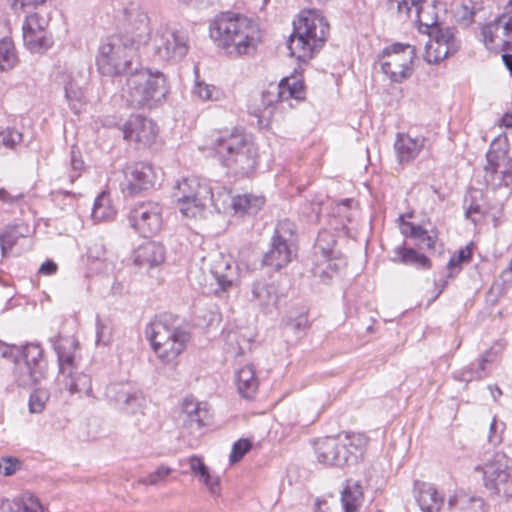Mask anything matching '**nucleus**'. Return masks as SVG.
Returning <instances> with one entry per match:
<instances>
[{
  "label": "nucleus",
  "mask_w": 512,
  "mask_h": 512,
  "mask_svg": "<svg viewBox=\"0 0 512 512\" xmlns=\"http://www.w3.org/2000/svg\"><path fill=\"white\" fill-rule=\"evenodd\" d=\"M424 0H389V5L391 8L396 6L397 12L400 16L410 17V14L414 11L416 15V21L421 24V26H425L427 29H430L435 21H423L421 16V4Z\"/></svg>",
  "instance_id": "nucleus-31"
},
{
  "label": "nucleus",
  "mask_w": 512,
  "mask_h": 512,
  "mask_svg": "<svg viewBox=\"0 0 512 512\" xmlns=\"http://www.w3.org/2000/svg\"><path fill=\"white\" fill-rule=\"evenodd\" d=\"M22 140V133L14 128H7L0 131V148L4 147L14 150L15 147L22 142Z\"/></svg>",
  "instance_id": "nucleus-48"
},
{
  "label": "nucleus",
  "mask_w": 512,
  "mask_h": 512,
  "mask_svg": "<svg viewBox=\"0 0 512 512\" xmlns=\"http://www.w3.org/2000/svg\"><path fill=\"white\" fill-rule=\"evenodd\" d=\"M123 138L128 141L151 145L157 135V126L151 120L142 115H131L122 125Z\"/></svg>",
  "instance_id": "nucleus-17"
},
{
  "label": "nucleus",
  "mask_w": 512,
  "mask_h": 512,
  "mask_svg": "<svg viewBox=\"0 0 512 512\" xmlns=\"http://www.w3.org/2000/svg\"><path fill=\"white\" fill-rule=\"evenodd\" d=\"M22 467V462L12 456L2 457L0 459V474L6 477L14 475Z\"/></svg>",
  "instance_id": "nucleus-54"
},
{
  "label": "nucleus",
  "mask_w": 512,
  "mask_h": 512,
  "mask_svg": "<svg viewBox=\"0 0 512 512\" xmlns=\"http://www.w3.org/2000/svg\"><path fill=\"white\" fill-rule=\"evenodd\" d=\"M211 418L207 403L198 402L193 397H186L181 405L179 421L190 430H199L208 425Z\"/></svg>",
  "instance_id": "nucleus-19"
},
{
  "label": "nucleus",
  "mask_w": 512,
  "mask_h": 512,
  "mask_svg": "<svg viewBox=\"0 0 512 512\" xmlns=\"http://www.w3.org/2000/svg\"><path fill=\"white\" fill-rule=\"evenodd\" d=\"M505 429V423L499 422L496 417L493 418L490 428H489V435L488 440L491 444L497 445L502 442V433Z\"/></svg>",
  "instance_id": "nucleus-59"
},
{
  "label": "nucleus",
  "mask_w": 512,
  "mask_h": 512,
  "mask_svg": "<svg viewBox=\"0 0 512 512\" xmlns=\"http://www.w3.org/2000/svg\"><path fill=\"white\" fill-rule=\"evenodd\" d=\"M26 14L27 15L22 26L23 31L47 32L46 27L48 22L46 19L33 11Z\"/></svg>",
  "instance_id": "nucleus-49"
},
{
  "label": "nucleus",
  "mask_w": 512,
  "mask_h": 512,
  "mask_svg": "<svg viewBox=\"0 0 512 512\" xmlns=\"http://www.w3.org/2000/svg\"><path fill=\"white\" fill-rule=\"evenodd\" d=\"M123 175L120 188L128 196H135L141 191L152 188L156 181L154 168L145 162L127 164L123 169Z\"/></svg>",
  "instance_id": "nucleus-14"
},
{
  "label": "nucleus",
  "mask_w": 512,
  "mask_h": 512,
  "mask_svg": "<svg viewBox=\"0 0 512 512\" xmlns=\"http://www.w3.org/2000/svg\"><path fill=\"white\" fill-rule=\"evenodd\" d=\"M511 460L502 452H496L482 468L484 486L495 494L512 495L510 475Z\"/></svg>",
  "instance_id": "nucleus-12"
},
{
  "label": "nucleus",
  "mask_w": 512,
  "mask_h": 512,
  "mask_svg": "<svg viewBox=\"0 0 512 512\" xmlns=\"http://www.w3.org/2000/svg\"><path fill=\"white\" fill-rule=\"evenodd\" d=\"M473 244H469L454 253L447 263L449 273L447 278H454L462 270L463 263H469L472 258Z\"/></svg>",
  "instance_id": "nucleus-38"
},
{
  "label": "nucleus",
  "mask_w": 512,
  "mask_h": 512,
  "mask_svg": "<svg viewBox=\"0 0 512 512\" xmlns=\"http://www.w3.org/2000/svg\"><path fill=\"white\" fill-rule=\"evenodd\" d=\"M363 499L362 487L358 483H348L341 496V512H357ZM323 512H333L330 507Z\"/></svg>",
  "instance_id": "nucleus-30"
},
{
  "label": "nucleus",
  "mask_w": 512,
  "mask_h": 512,
  "mask_svg": "<svg viewBox=\"0 0 512 512\" xmlns=\"http://www.w3.org/2000/svg\"><path fill=\"white\" fill-rule=\"evenodd\" d=\"M295 231V223L290 221L289 219H284L277 223L271 239L291 245Z\"/></svg>",
  "instance_id": "nucleus-45"
},
{
  "label": "nucleus",
  "mask_w": 512,
  "mask_h": 512,
  "mask_svg": "<svg viewBox=\"0 0 512 512\" xmlns=\"http://www.w3.org/2000/svg\"><path fill=\"white\" fill-rule=\"evenodd\" d=\"M251 292L253 299L258 302L261 307L275 306L279 300L278 287L274 282L265 279H259L252 283Z\"/></svg>",
  "instance_id": "nucleus-28"
},
{
  "label": "nucleus",
  "mask_w": 512,
  "mask_h": 512,
  "mask_svg": "<svg viewBox=\"0 0 512 512\" xmlns=\"http://www.w3.org/2000/svg\"><path fill=\"white\" fill-rule=\"evenodd\" d=\"M25 47L32 53H43L53 44L48 32L23 31Z\"/></svg>",
  "instance_id": "nucleus-32"
},
{
  "label": "nucleus",
  "mask_w": 512,
  "mask_h": 512,
  "mask_svg": "<svg viewBox=\"0 0 512 512\" xmlns=\"http://www.w3.org/2000/svg\"><path fill=\"white\" fill-rule=\"evenodd\" d=\"M65 97L73 111L78 113L82 107L84 94L77 80L72 75H66L63 79Z\"/></svg>",
  "instance_id": "nucleus-33"
},
{
  "label": "nucleus",
  "mask_w": 512,
  "mask_h": 512,
  "mask_svg": "<svg viewBox=\"0 0 512 512\" xmlns=\"http://www.w3.org/2000/svg\"><path fill=\"white\" fill-rule=\"evenodd\" d=\"M162 209L158 203L143 202L129 213V222L141 236L148 238L156 234L162 224Z\"/></svg>",
  "instance_id": "nucleus-16"
},
{
  "label": "nucleus",
  "mask_w": 512,
  "mask_h": 512,
  "mask_svg": "<svg viewBox=\"0 0 512 512\" xmlns=\"http://www.w3.org/2000/svg\"><path fill=\"white\" fill-rule=\"evenodd\" d=\"M145 334L157 357L166 364L174 362L190 341V333L174 325L172 318L167 315L152 320Z\"/></svg>",
  "instance_id": "nucleus-6"
},
{
  "label": "nucleus",
  "mask_w": 512,
  "mask_h": 512,
  "mask_svg": "<svg viewBox=\"0 0 512 512\" xmlns=\"http://www.w3.org/2000/svg\"><path fill=\"white\" fill-rule=\"evenodd\" d=\"M264 202L265 199L263 196L244 194L233 198V207L237 212L256 214L264 205Z\"/></svg>",
  "instance_id": "nucleus-37"
},
{
  "label": "nucleus",
  "mask_w": 512,
  "mask_h": 512,
  "mask_svg": "<svg viewBox=\"0 0 512 512\" xmlns=\"http://www.w3.org/2000/svg\"><path fill=\"white\" fill-rule=\"evenodd\" d=\"M174 197L184 216L196 217L211 199V192L208 186L201 184L196 177H188L176 183Z\"/></svg>",
  "instance_id": "nucleus-9"
},
{
  "label": "nucleus",
  "mask_w": 512,
  "mask_h": 512,
  "mask_svg": "<svg viewBox=\"0 0 512 512\" xmlns=\"http://www.w3.org/2000/svg\"><path fill=\"white\" fill-rule=\"evenodd\" d=\"M116 214L114 207L111 205L109 195L105 192L99 194L93 204L91 216L95 222L107 221L112 219Z\"/></svg>",
  "instance_id": "nucleus-34"
},
{
  "label": "nucleus",
  "mask_w": 512,
  "mask_h": 512,
  "mask_svg": "<svg viewBox=\"0 0 512 512\" xmlns=\"http://www.w3.org/2000/svg\"><path fill=\"white\" fill-rule=\"evenodd\" d=\"M248 112L258 118H267L272 115V109L262 103L261 98L257 94L250 98Z\"/></svg>",
  "instance_id": "nucleus-50"
},
{
  "label": "nucleus",
  "mask_w": 512,
  "mask_h": 512,
  "mask_svg": "<svg viewBox=\"0 0 512 512\" xmlns=\"http://www.w3.org/2000/svg\"><path fill=\"white\" fill-rule=\"evenodd\" d=\"M153 44L156 55L164 61H179L189 50L187 34L167 27L157 31Z\"/></svg>",
  "instance_id": "nucleus-13"
},
{
  "label": "nucleus",
  "mask_w": 512,
  "mask_h": 512,
  "mask_svg": "<svg viewBox=\"0 0 512 512\" xmlns=\"http://www.w3.org/2000/svg\"><path fill=\"white\" fill-rule=\"evenodd\" d=\"M464 208L465 217L470 219L473 223H477L478 221L474 215H484L481 205L477 203L476 199L472 195L465 199Z\"/></svg>",
  "instance_id": "nucleus-58"
},
{
  "label": "nucleus",
  "mask_w": 512,
  "mask_h": 512,
  "mask_svg": "<svg viewBox=\"0 0 512 512\" xmlns=\"http://www.w3.org/2000/svg\"><path fill=\"white\" fill-rule=\"evenodd\" d=\"M323 259L324 262L316 264L313 269L314 274L323 279V281L331 279L333 274L339 273L346 266L345 260L336 257L335 254Z\"/></svg>",
  "instance_id": "nucleus-35"
},
{
  "label": "nucleus",
  "mask_w": 512,
  "mask_h": 512,
  "mask_svg": "<svg viewBox=\"0 0 512 512\" xmlns=\"http://www.w3.org/2000/svg\"><path fill=\"white\" fill-rule=\"evenodd\" d=\"M448 504L450 507H456L458 512H486L484 501L478 497L450 498Z\"/></svg>",
  "instance_id": "nucleus-40"
},
{
  "label": "nucleus",
  "mask_w": 512,
  "mask_h": 512,
  "mask_svg": "<svg viewBox=\"0 0 512 512\" xmlns=\"http://www.w3.org/2000/svg\"><path fill=\"white\" fill-rule=\"evenodd\" d=\"M200 481L203 482L212 496L218 497L220 495V479L218 476L211 475L210 472H208L205 476L200 478Z\"/></svg>",
  "instance_id": "nucleus-60"
},
{
  "label": "nucleus",
  "mask_w": 512,
  "mask_h": 512,
  "mask_svg": "<svg viewBox=\"0 0 512 512\" xmlns=\"http://www.w3.org/2000/svg\"><path fill=\"white\" fill-rule=\"evenodd\" d=\"M257 95L261 98L262 103L267 105L272 110L275 103L285 101L277 83L268 84L266 89H264L261 93H257Z\"/></svg>",
  "instance_id": "nucleus-47"
},
{
  "label": "nucleus",
  "mask_w": 512,
  "mask_h": 512,
  "mask_svg": "<svg viewBox=\"0 0 512 512\" xmlns=\"http://www.w3.org/2000/svg\"><path fill=\"white\" fill-rule=\"evenodd\" d=\"M413 493L422 512H439L444 504V496L431 483L415 481Z\"/></svg>",
  "instance_id": "nucleus-20"
},
{
  "label": "nucleus",
  "mask_w": 512,
  "mask_h": 512,
  "mask_svg": "<svg viewBox=\"0 0 512 512\" xmlns=\"http://www.w3.org/2000/svg\"><path fill=\"white\" fill-rule=\"evenodd\" d=\"M13 375L19 386L30 388L45 379L47 374L42 372L40 366L34 368L32 365L16 358Z\"/></svg>",
  "instance_id": "nucleus-27"
},
{
  "label": "nucleus",
  "mask_w": 512,
  "mask_h": 512,
  "mask_svg": "<svg viewBox=\"0 0 512 512\" xmlns=\"http://www.w3.org/2000/svg\"><path fill=\"white\" fill-rule=\"evenodd\" d=\"M425 138L417 136L412 138L405 133H398L394 148L400 164L409 163L414 160L424 146Z\"/></svg>",
  "instance_id": "nucleus-22"
},
{
  "label": "nucleus",
  "mask_w": 512,
  "mask_h": 512,
  "mask_svg": "<svg viewBox=\"0 0 512 512\" xmlns=\"http://www.w3.org/2000/svg\"><path fill=\"white\" fill-rule=\"evenodd\" d=\"M105 396L110 405L120 412L130 415H144L146 399L142 392L131 382L110 383L106 387Z\"/></svg>",
  "instance_id": "nucleus-10"
},
{
  "label": "nucleus",
  "mask_w": 512,
  "mask_h": 512,
  "mask_svg": "<svg viewBox=\"0 0 512 512\" xmlns=\"http://www.w3.org/2000/svg\"><path fill=\"white\" fill-rule=\"evenodd\" d=\"M483 42L489 50L500 48L502 51L512 49V39L505 37L503 24L499 17L484 25L481 29Z\"/></svg>",
  "instance_id": "nucleus-21"
},
{
  "label": "nucleus",
  "mask_w": 512,
  "mask_h": 512,
  "mask_svg": "<svg viewBox=\"0 0 512 512\" xmlns=\"http://www.w3.org/2000/svg\"><path fill=\"white\" fill-rule=\"evenodd\" d=\"M277 84L280 87V91L282 93V97H284V100H288L290 98L299 100L303 98L304 85L301 81L295 78H283Z\"/></svg>",
  "instance_id": "nucleus-43"
},
{
  "label": "nucleus",
  "mask_w": 512,
  "mask_h": 512,
  "mask_svg": "<svg viewBox=\"0 0 512 512\" xmlns=\"http://www.w3.org/2000/svg\"><path fill=\"white\" fill-rule=\"evenodd\" d=\"M328 31V23L314 9L303 12L294 23V31L287 41L290 55L302 62L311 59L314 52L322 47Z\"/></svg>",
  "instance_id": "nucleus-5"
},
{
  "label": "nucleus",
  "mask_w": 512,
  "mask_h": 512,
  "mask_svg": "<svg viewBox=\"0 0 512 512\" xmlns=\"http://www.w3.org/2000/svg\"><path fill=\"white\" fill-rule=\"evenodd\" d=\"M291 260V245L271 239L269 248L263 255L262 264L278 271L291 262Z\"/></svg>",
  "instance_id": "nucleus-23"
},
{
  "label": "nucleus",
  "mask_w": 512,
  "mask_h": 512,
  "mask_svg": "<svg viewBox=\"0 0 512 512\" xmlns=\"http://www.w3.org/2000/svg\"><path fill=\"white\" fill-rule=\"evenodd\" d=\"M24 234L19 230L18 226H8L0 234V247L2 257H8L13 247L23 238Z\"/></svg>",
  "instance_id": "nucleus-41"
},
{
  "label": "nucleus",
  "mask_w": 512,
  "mask_h": 512,
  "mask_svg": "<svg viewBox=\"0 0 512 512\" xmlns=\"http://www.w3.org/2000/svg\"><path fill=\"white\" fill-rule=\"evenodd\" d=\"M112 340L111 327L103 322L99 317L96 319V345L107 346Z\"/></svg>",
  "instance_id": "nucleus-53"
},
{
  "label": "nucleus",
  "mask_w": 512,
  "mask_h": 512,
  "mask_svg": "<svg viewBox=\"0 0 512 512\" xmlns=\"http://www.w3.org/2000/svg\"><path fill=\"white\" fill-rule=\"evenodd\" d=\"M476 12V3L472 0H464L455 10L456 21L467 27L474 22Z\"/></svg>",
  "instance_id": "nucleus-46"
},
{
  "label": "nucleus",
  "mask_w": 512,
  "mask_h": 512,
  "mask_svg": "<svg viewBox=\"0 0 512 512\" xmlns=\"http://www.w3.org/2000/svg\"><path fill=\"white\" fill-rule=\"evenodd\" d=\"M208 146L220 163L237 177H247L256 168L258 151L252 139L242 131L218 130L211 133Z\"/></svg>",
  "instance_id": "nucleus-2"
},
{
  "label": "nucleus",
  "mask_w": 512,
  "mask_h": 512,
  "mask_svg": "<svg viewBox=\"0 0 512 512\" xmlns=\"http://www.w3.org/2000/svg\"><path fill=\"white\" fill-rule=\"evenodd\" d=\"M252 443L248 439H239L236 441L231 450L229 460L231 463L240 461L243 456L251 449Z\"/></svg>",
  "instance_id": "nucleus-55"
},
{
  "label": "nucleus",
  "mask_w": 512,
  "mask_h": 512,
  "mask_svg": "<svg viewBox=\"0 0 512 512\" xmlns=\"http://www.w3.org/2000/svg\"><path fill=\"white\" fill-rule=\"evenodd\" d=\"M215 91L214 86H210L205 83L196 82L193 94H195L197 97H199L202 100H212L213 99V92Z\"/></svg>",
  "instance_id": "nucleus-62"
},
{
  "label": "nucleus",
  "mask_w": 512,
  "mask_h": 512,
  "mask_svg": "<svg viewBox=\"0 0 512 512\" xmlns=\"http://www.w3.org/2000/svg\"><path fill=\"white\" fill-rule=\"evenodd\" d=\"M171 472H172L171 468L162 465L157 470H155L154 472H152V473L148 474L147 476L141 478L139 480V482L144 484V485H157L161 481H163Z\"/></svg>",
  "instance_id": "nucleus-56"
},
{
  "label": "nucleus",
  "mask_w": 512,
  "mask_h": 512,
  "mask_svg": "<svg viewBox=\"0 0 512 512\" xmlns=\"http://www.w3.org/2000/svg\"><path fill=\"white\" fill-rule=\"evenodd\" d=\"M11 9L17 13H30L43 6L47 0H9Z\"/></svg>",
  "instance_id": "nucleus-52"
},
{
  "label": "nucleus",
  "mask_w": 512,
  "mask_h": 512,
  "mask_svg": "<svg viewBox=\"0 0 512 512\" xmlns=\"http://www.w3.org/2000/svg\"><path fill=\"white\" fill-rule=\"evenodd\" d=\"M139 25L132 35L114 34L101 40L96 55L99 72L106 76H117L132 71L137 62V51L149 34L148 17L139 15Z\"/></svg>",
  "instance_id": "nucleus-1"
},
{
  "label": "nucleus",
  "mask_w": 512,
  "mask_h": 512,
  "mask_svg": "<svg viewBox=\"0 0 512 512\" xmlns=\"http://www.w3.org/2000/svg\"><path fill=\"white\" fill-rule=\"evenodd\" d=\"M416 55L415 46L394 43L381 51L377 56V64L391 82L402 83L412 76Z\"/></svg>",
  "instance_id": "nucleus-8"
},
{
  "label": "nucleus",
  "mask_w": 512,
  "mask_h": 512,
  "mask_svg": "<svg viewBox=\"0 0 512 512\" xmlns=\"http://www.w3.org/2000/svg\"><path fill=\"white\" fill-rule=\"evenodd\" d=\"M210 274L221 291H227L233 284L235 271L231 261L222 254H217L210 267Z\"/></svg>",
  "instance_id": "nucleus-25"
},
{
  "label": "nucleus",
  "mask_w": 512,
  "mask_h": 512,
  "mask_svg": "<svg viewBox=\"0 0 512 512\" xmlns=\"http://www.w3.org/2000/svg\"><path fill=\"white\" fill-rule=\"evenodd\" d=\"M210 36L229 55H246L256 49L259 40L257 25L246 16L224 13L210 26Z\"/></svg>",
  "instance_id": "nucleus-3"
},
{
  "label": "nucleus",
  "mask_w": 512,
  "mask_h": 512,
  "mask_svg": "<svg viewBox=\"0 0 512 512\" xmlns=\"http://www.w3.org/2000/svg\"><path fill=\"white\" fill-rule=\"evenodd\" d=\"M321 202H305L301 207V213L307 218L308 222L316 223L319 221L321 214Z\"/></svg>",
  "instance_id": "nucleus-57"
},
{
  "label": "nucleus",
  "mask_w": 512,
  "mask_h": 512,
  "mask_svg": "<svg viewBox=\"0 0 512 512\" xmlns=\"http://www.w3.org/2000/svg\"><path fill=\"white\" fill-rule=\"evenodd\" d=\"M164 259L165 250L163 245L157 242H147L136 250L134 263L149 270L162 264Z\"/></svg>",
  "instance_id": "nucleus-24"
},
{
  "label": "nucleus",
  "mask_w": 512,
  "mask_h": 512,
  "mask_svg": "<svg viewBox=\"0 0 512 512\" xmlns=\"http://www.w3.org/2000/svg\"><path fill=\"white\" fill-rule=\"evenodd\" d=\"M17 62V56L13 42L4 38L0 41V69L9 70L14 67Z\"/></svg>",
  "instance_id": "nucleus-44"
},
{
  "label": "nucleus",
  "mask_w": 512,
  "mask_h": 512,
  "mask_svg": "<svg viewBox=\"0 0 512 512\" xmlns=\"http://www.w3.org/2000/svg\"><path fill=\"white\" fill-rule=\"evenodd\" d=\"M336 244V240L330 232L324 230L318 233L315 242V255H320L322 258L330 257L334 252V246Z\"/></svg>",
  "instance_id": "nucleus-42"
},
{
  "label": "nucleus",
  "mask_w": 512,
  "mask_h": 512,
  "mask_svg": "<svg viewBox=\"0 0 512 512\" xmlns=\"http://www.w3.org/2000/svg\"><path fill=\"white\" fill-rule=\"evenodd\" d=\"M357 446L349 436L325 437L315 443L317 460L326 465L342 466L357 459Z\"/></svg>",
  "instance_id": "nucleus-11"
},
{
  "label": "nucleus",
  "mask_w": 512,
  "mask_h": 512,
  "mask_svg": "<svg viewBox=\"0 0 512 512\" xmlns=\"http://www.w3.org/2000/svg\"><path fill=\"white\" fill-rule=\"evenodd\" d=\"M454 378L461 382H470L474 380H480L479 377H476V371L474 369V363L464 367L460 371L454 374Z\"/></svg>",
  "instance_id": "nucleus-63"
},
{
  "label": "nucleus",
  "mask_w": 512,
  "mask_h": 512,
  "mask_svg": "<svg viewBox=\"0 0 512 512\" xmlns=\"http://www.w3.org/2000/svg\"><path fill=\"white\" fill-rule=\"evenodd\" d=\"M49 399L46 390L36 389L29 398V410L31 413H40L44 410L45 404Z\"/></svg>",
  "instance_id": "nucleus-51"
},
{
  "label": "nucleus",
  "mask_w": 512,
  "mask_h": 512,
  "mask_svg": "<svg viewBox=\"0 0 512 512\" xmlns=\"http://www.w3.org/2000/svg\"><path fill=\"white\" fill-rule=\"evenodd\" d=\"M20 359L34 368L40 366L42 372L47 374V362L43 357V349L39 344L30 343L21 348Z\"/></svg>",
  "instance_id": "nucleus-36"
},
{
  "label": "nucleus",
  "mask_w": 512,
  "mask_h": 512,
  "mask_svg": "<svg viewBox=\"0 0 512 512\" xmlns=\"http://www.w3.org/2000/svg\"><path fill=\"white\" fill-rule=\"evenodd\" d=\"M485 171L491 175L492 180L498 179V185L509 186L512 184V156L507 149H490L487 154Z\"/></svg>",
  "instance_id": "nucleus-18"
},
{
  "label": "nucleus",
  "mask_w": 512,
  "mask_h": 512,
  "mask_svg": "<svg viewBox=\"0 0 512 512\" xmlns=\"http://www.w3.org/2000/svg\"><path fill=\"white\" fill-rule=\"evenodd\" d=\"M235 383L239 394L246 399L254 397L259 387V380L253 365L248 364L236 373Z\"/></svg>",
  "instance_id": "nucleus-29"
},
{
  "label": "nucleus",
  "mask_w": 512,
  "mask_h": 512,
  "mask_svg": "<svg viewBox=\"0 0 512 512\" xmlns=\"http://www.w3.org/2000/svg\"><path fill=\"white\" fill-rule=\"evenodd\" d=\"M396 252L400 257V262L407 265H413L418 268H430V260L424 254L418 253L413 248L397 247Z\"/></svg>",
  "instance_id": "nucleus-39"
},
{
  "label": "nucleus",
  "mask_w": 512,
  "mask_h": 512,
  "mask_svg": "<svg viewBox=\"0 0 512 512\" xmlns=\"http://www.w3.org/2000/svg\"><path fill=\"white\" fill-rule=\"evenodd\" d=\"M168 92L163 73L135 67L130 71L122 96L131 108L153 109L165 100Z\"/></svg>",
  "instance_id": "nucleus-4"
},
{
  "label": "nucleus",
  "mask_w": 512,
  "mask_h": 512,
  "mask_svg": "<svg viewBox=\"0 0 512 512\" xmlns=\"http://www.w3.org/2000/svg\"><path fill=\"white\" fill-rule=\"evenodd\" d=\"M454 27L436 28L432 31L433 41L426 44L425 60L429 64H438L450 55L455 54L460 43L457 40Z\"/></svg>",
  "instance_id": "nucleus-15"
},
{
  "label": "nucleus",
  "mask_w": 512,
  "mask_h": 512,
  "mask_svg": "<svg viewBox=\"0 0 512 512\" xmlns=\"http://www.w3.org/2000/svg\"><path fill=\"white\" fill-rule=\"evenodd\" d=\"M493 354L492 350L486 351L477 363H474V369L476 371V377L480 379L484 378L487 375V367L486 365L492 361L491 355Z\"/></svg>",
  "instance_id": "nucleus-61"
},
{
  "label": "nucleus",
  "mask_w": 512,
  "mask_h": 512,
  "mask_svg": "<svg viewBox=\"0 0 512 512\" xmlns=\"http://www.w3.org/2000/svg\"><path fill=\"white\" fill-rule=\"evenodd\" d=\"M57 354L59 374L64 378V386L70 393L84 392L92 395V384L89 375L76 373L75 350L77 342L73 338L58 336L52 340Z\"/></svg>",
  "instance_id": "nucleus-7"
},
{
  "label": "nucleus",
  "mask_w": 512,
  "mask_h": 512,
  "mask_svg": "<svg viewBox=\"0 0 512 512\" xmlns=\"http://www.w3.org/2000/svg\"><path fill=\"white\" fill-rule=\"evenodd\" d=\"M0 510L1 512H43V507L34 494L24 492L14 499H3Z\"/></svg>",
  "instance_id": "nucleus-26"
},
{
  "label": "nucleus",
  "mask_w": 512,
  "mask_h": 512,
  "mask_svg": "<svg viewBox=\"0 0 512 512\" xmlns=\"http://www.w3.org/2000/svg\"><path fill=\"white\" fill-rule=\"evenodd\" d=\"M21 349H18L16 345L7 344L0 340V355L2 358L11 359L15 362L16 358L20 359Z\"/></svg>",
  "instance_id": "nucleus-64"
}]
</instances>
